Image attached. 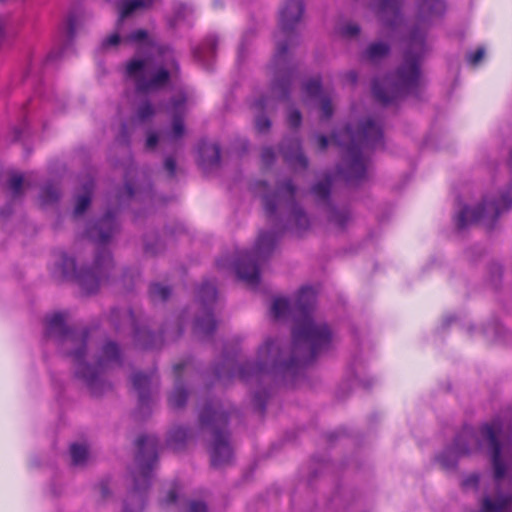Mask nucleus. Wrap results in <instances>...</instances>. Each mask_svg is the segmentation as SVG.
<instances>
[{"label": "nucleus", "instance_id": "1", "mask_svg": "<svg viewBox=\"0 0 512 512\" xmlns=\"http://www.w3.org/2000/svg\"><path fill=\"white\" fill-rule=\"evenodd\" d=\"M315 299L314 290L305 287L293 307L284 297L273 300L271 315L276 320L286 319L290 314L295 318L292 348H285L278 339H266L257 351L255 363H246L239 369L241 381L258 386L279 378L292 380L304 364L331 347L334 336L330 328L311 314Z\"/></svg>", "mask_w": 512, "mask_h": 512}, {"label": "nucleus", "instance_id": "2", "mask_svg": "<svg viewBox=\"0 0 512 512\" xmlns=\"http://www.w3.org/2000/svg\"><path fill=\"white\" fill-rule=\"evenodd\" d=\"M46 336L74 363V373L90 392L99 395L108 387L105 374L121 364V353L116 343L106 342L95 360L86 361L87 334L67 328L65 315L55 313L46 319Z\"/></svg>", "mask_w": 512, "mask_h": 512}, {"label": "nucleus", "instance_id": "3", "mask_svg": "<svg viewBox=\"0 0 512 512\" xmlns=\"http://www.w3.org/2000/svg\"><path fill=\"white\" fill-rule=\"evenodd\" d=\"M443 0H420L416 16V28L411 32L404 54V61L393 79L373 83L375 98L388 104L412 91L420 82L419 62L425 52V30L445 12Z\"/></svg>", "mask_w": 512, "mask_h": 512}, {"label": "nucleus", "instance_id": "4", "mask_svg": "<svg viewBox=\"0 0 512 512\" xmlns=\"http://www.w3.org/2000/svg\"><path fill=\"white\" fill-rule=\"evenodd\" d=\"M333 141L344 150V177L349 182H358L367 171L365 152L382 146V124L379 119L366 117L356 127L349 125L334 134Z\"/></svg>", "mask_w": 512, "mask_h": 512}, {"label": "nucleus", "instance_id": "5", "mask_svg": "<svg viewBox=\"0 0 512 512\" xmlns=\"http://www.w3.org/2000/svg\"><path fill=\"white\" fill-rule=\"evenodd\" d=\"M179 67L174 52L169 47L154 48L144 58H134L127 63V77L141 93L157 92L176 77Z\"/></svg>", "mask_w": 512, "mask_h": 512}, {"label": "nucleus", "instance_id": "6", "mask_svg": "<svg viewBox=\"0 0 512 512\" xmlns=\"http://www.w3.org/2000/svg\"><path fill=\"white\" fill-rule=\"evenodd\" d=\"M303 14V4L300 0H288L280 10V31L275 35L276 52L274 64L278 70L272 85V94L279 100L287 99L290 91V75L282 74L291 55V47L295 43L292 31Z\"/></svg>", "mask_w": 512, "mask_h": 512}, {"label": "nucleus", "instance_id": "7", "mask_svg": "<svg viewBox=\"0 0 512 512\" xmlns=\"http://www.w3.org/2000/svg\"><path fill=\"white\" fill-rule=\"evenodd\" d=\"M56 266L64 278L75 280L86 293L92 294L108 279L113 261L109 251L103 248L88 269L78 270L75 259L64 252L58 255Z\"/></svg>", "mask_w": 512, "mask_h": 512}, {"label": "nucleus", "instance_id": "8", "mask_svg": "<svg viewBox=\"0 0 512 512\" xmlns=\"http://www.w3.org/2000/svg\"><path fill=\"white\" fill-rule=\"evenodd\" d=\"M267 184L261 182L257 184L256 190L263 199V204L267 215L272 216L280 206H284L288 211L285 221V228L297 235L302 234L310 228V219L305 211L295 202L296 188L290 181L279 185L274 194L265 193Z\"/></svg>", "mask_w": 512, "mask_h": 512}, {"label": "nucleus", "instance_id": "9", "mask_svg": "<svg viewBox=\"0 0 512 512\" xmlns=\"http://www.w3.org/2000/svg\"><path fill=\"white\" fill-rule=\"evenodd\" d=\"M227 422L228 415L219 404H209L200 413L202 428L211 434L209 453L211 464L215 468L228 465L233 459V449L224 430Z\"/></svg>", "mask_w": 512, "mask_h": 512}, {"label": "nucleus", "instance_id": "10", "mask_svg": "<svg viewBox=\"0 0 512 512\" xmlns=\"http://www.w3.org/2000/svg\"><path fill=\"white\" fill-rule=\"evenodd\" d=\"M276 241L275 233H260L252 251L244 253L236 264L238 277L249 286L256 287L259 284V265L271 255Z\"/></svg>", "mask_w": 512, "mask_h": 512}, {"label": "nucleus", "instance_id": "11", "mask_svg": "<svg viewBox=\"0 0 512 512\" xmlns=\"http://www.w3.org/2000/svg\"><path fill=\"white\" fill-rule=\"evenodd\" d=\"M137 447L135 469L131 476L134 493H141L150 484L153 464L157 458L158 439L154 435H143L138 438Z\"/></svg>", "mask_w": 512, "mask_h": 512}, {"label": "nucleus", "instance_id": "12", "mask_svg": "<svg viewBox=\"0 0 512 512\" xmlns=\"http://www.w3.org/2000/svg\"><path fill=\"white\" fill-rule=\"evenodd\" d=\"M204 306V314L197 317L194 323V332L199 337H206L216 329V322L211 314L210 305L216 299V289L212 283H204L198 294Z\"/></svg>", "mask_w": 512, "mask_h": 512}, {"label": "nucleus", "instance_id": "13", "mask_svg": "<svg viewBox=\"0 0 512 512\" xmlns=\"http://www.w3.org/2000/svg\"><path fill=\"white\" fill-rule=\"evenodd\" d=\"M303 94L304 102L309 101L320 107L322 119H328L332 115L331 97L322 91L319 78H313L306 82L303 86Z\"/></svg>", "mask_w": 512, "mask_h": 512}, {"label": "nucleus", "instance_id": "14", "mask_svg": "<svg viewBox=\"0 0 512 512\" xmlns=\"http://www.w3.org/2000/svg\"><path fill=\"white\" fill-rule=\"evenodd\" d=\"M372 9L386 27L394 28L401 21V0H373Z\"/></svg>", "mask_w": 512, "mask_h": 512}, {"label": "nucleus", "instance_id": "15", "mask_svg": "<svg viewBox=\"0 0 512 512\" xmlns=\"http://www.w3.org/2000/svg\"><path fill=\"white\" fill-rule=\"evenodd\" d=\"M185 97L179 94L167 107V110L173 115L172 130L163 136L162 141L174 142L180 139L185 132L182 120L184 111Z\"/></svg>", "mask_w": 512, "mask_h": 512}, {"label": "nucleus", "instance_id": "16", "mask_svg": "<svg viewBox=\"0 0 512 512\" xmlns=\"http://www.w3.org/2000/svg\"><path fill=\"white\" fill-rule=\"evenodd\" d=\"M117 230V222L112 213H107L97 225L92 227L88 235L89 237L99 242L100 244L106 243Z\"/></svg>", "mask_w": 512, "mask_h": 512}, {"label": "nucleus", "instance_id": "17", "mask_svg": "<svg viewBox=\"0 0 512 512\" xmlns=\"http://www.w3.org/2000/svg\"><path fill=\"white\" fill-rule=\"evenodd\" d=\"M132 384L138 393L139 404L145 406L149 402L152 389L158 387V379L154 374L136 373L132 376Z\"/></svg>", "mask_w": 512, "mask_h": 512}, {"label": "nucleus", "instance_id": "18", "mask_svg": "<svg viewBox=\"0 0 512 512\" xmlns=\"http://www.w3.org/2000/svg\"><path fill=\"white\" fill-rule=\"evenodd\" d=\"M282 153L285 159L293 164L299 165L302 168H306L308 161L306 157L303 155L300 147V143L297 139L292 140L289 145L283 143L281 146Z\"/></svg>", "mask_w": 512, "mask_h": 512}, {"label": "nucleus", "instance_id": "19", "mask_svg": "<svg viewBox=\"0 0 512 512\" xmlns=\"http://www.w3.org/2000/svg\"><path fill=\"white\" fill-rule=\"evenodd\" d=\"M200 165L209 170L218 166L220 162V149L216 144L204 145L200 150Z\"/></svg>", "mask_w": 512, "mask_h": 512}, {"label": "nucleus", "instance_id": "20", "mask_svg": "<svg viewBox=\"0 0 512 512\" xmlns=\"http://www.w3.org/2000/svg\"><path fill=\"white\" fill-rule=\"evenodd\" d=\"M155 0H125L120 6L119 23L138 10L150 8Z\"/></svg>", "mask_w": 512, "mask_h": 512}, {"label": "nucleus", "instance_id": "21", "mask_svg": "<svg viewBox=\"0 0 512 512\" xmlns=\"http://www.w3.org/2000/svg\"><path fill=\"white\" fill-rule=\"evenodd\" d=\"M155 108L148 100L141 101L135 108L132 121L135 124H145L155 115Z\"/></svg>", "mask_w": 512, "mask_h": 512}, {"label": "nucleus", "instance_id": "22", "mask_svg": "<svg viewBox=\"0 0 512 512\" xmlns=\"http://www.w3.org/2000/svg\"><path fill=\"white\" fill-rule=\"evenodd\" d=\"M389 50L390 47L387 43L383 41L374 42L367 47L364 52V57L371 62H377L385 57Z\"/></svg>", "mask_w": 512, "mask_h": 512}, {"label": "nucleus", "instance_id": "23", "mask_svg": "<svg viewBox=\"0 0 512 512\" xmlns=\"http://www.w3.org/2000/svg\"><path fill=\"white\" fill-rule=\"evenodd\" d=\"M93 189V181L88 180L83 185V193L78 195L76 198V205L74 209V214L76 216L81 215L89 206L91 201V193Z\"/></svg>", "mask_w": 512, "mask_h": 512}, {"label": "nucleus", "instance_id": "24", "mask_svg": "<svg viewBox=\"0 0 512 512\" xmlns=\"http://www.w3.org/2000/svg\"><path fill=\"white\" fill-rule=\"evenodd\" d=\"M190 434L184 427H176L169 433L168 444L175 450H180L184 447L186 441L189 439Z\"/></svg>", "mask_w": 512, "mask_h": 512}, {"label": "nucleus", "instance_id": "25", "mask_svg": "<svg viewBox=\"0 0 512 512\" xmlns=\"http://www.w3.org/2000/svg\"><path fill=\"white\" fill-rule=\"evenodd\" d=\"M328 220L338 228H344L350 220V213L346 209H337L333 206L328 207Z\"/></svg>", "mask_w": 512, "mask_h": 512}, {"label": "nucleus", "instance_id": "26", "mask_svg": "<svg viewBox=\"0 0 512 512\" xmlns=\"http://www.w3.org/2000/svg\"><path fill=\"white\" fill-rule=\"evenodd\" d=\"M72 463L75 466L85 465L90 459L88 447L84 444H73L70 447Z\"/></svg>", "mask_w": 512, "mask_h": 512}, {"label": "nucleus", "instance_id": "27", "mask_svg": "<svg viewBox=\"0 0 512 512\" xmlns=\"http://www.w3.org/2000/svg\"><path fill=\"white\" fill-rule=\"evenodd\" d=\"M187 399V393L182 387L179 380L176 381L175 387L169 396V404L172 408H181L184 406Z\"/></svg>", "mask_w": 512, "mask_h": 512}, {"label": "nucleus", "instance_id": "28", "mask_svg": "<svg viewBox=\"0 0 512 512\" xmlns=\"http://www.w3.org/2000/svg\"><path fill=\"white\" fill-rule=\"evenodd\" d=\"M59 196V189L54 184H48L41 190L40 202L42 205L52 204L59 199Z\"/></svg>", "mask_w": 512, "mask_h": 512}, {"label": "nucleus", "instance_id": "29", "mask_svg": "<svg viewBox=\"0 0 512 512\" xmlns=\"http://www.w3.org/2000/svg\"><path fill=\"white\" fill-rule=\"evenodd\" d=\"M337 32L344 38L353 39L359 35L360 27L352 21H345L338 25Z\"/></svg>", "mask_w": 512, "mask_h": 512}, {"label": "nucleus", "instance_id": "30", "mask_svg": "<svg viewBox=\"0 0 512 512\" xmlns=\"http://www.w3.org/2000/svg\"><path fill=\"white\" fill-rule=\"evenodd\" d=\"M150 297L153 301H165L171 295L169 287L155 283L150 286Z\"/></svg>", "mask_w": 512, "mask_h": 512}, {"label": "nucleus", "instance_id": "31", "mask_svg": "<svg viewBox=\"0 0 512 512\" xmlns=\"http://www.w3.org/2000/svg\"><path fill=\"white\" fill-rule=\"evenodd\" d=\"M24 183L28 184V182L24 179V177L21 174L14 173L11 175L8 185L14 197H18L22 194V188Z\"/></svg>", "mask_w": 512, "mask_h": 512}, {"label": "nucleus", "instance_id": "32", "mask_svg": "<svg viewBox=\"0 0 512 512\" xmlns=\"http://www.w3.org/2000/svg\"><path fill=\"white\" fill-rule=\"evenodd\" d=\"M331 178L326 177L324 181L317 183L313 188L312 192L316 197L322 200H326L328 198L331 186Z\"/></svg>", "mask_w": 512, "mask_h": 512}, {"label": "nucleus", "instance_id": "33", "mask_svg": "<svg viewBox=\"0 0 512 512\" xmlns=\"http://www.w3.org/2000/svg\"><path fill=\"white\" fill-rule=\"evenodd\" d=\"M217 46V39L214 36H210L206 39L205 46L195 51V57L199 61H204L206 57V53L209 50V53H214Z\"/></svg>", "mask_w": 512, "mask_h": 512}, {"label": "nucleus", "instance_id": "34", "mask_svg": "<svg viewBox=\"0 0 512 512\" xmlns=\"http://www.w3.org/2000/svg\"><path fill=\"white\" fill-rule=\"evenodd\" d=\"M121 42H126V38H121L118 33H113L106 37L102 42L103 49H109L112 47H116Z\"/></svg>", "mask_w": 512, "mask_h": 512}, {"label": "nucleus", "instance_id": "35", "mask_svg": "<svg viewBox=\"0 0 512 512\" xmlns=\"http://www.w3.org/2000/svg\"><path fill=\"white\" fill-rule=\"evenodd\" d=\"M270 125H271L270 120L267 117H265L264 115H259L256 117L255 127L258 132L264 133V132L268 131L270 128Z\"/></svg>", "mask_w": 512, "mask_h": 512}, {"label": "nucleus", "instance_id": "36", "mask_svg": "<svg viewBox=\"0 0 512 512\" xmlns=\"http://www.w3.org/2000/svg\"><path fill=\"white\" fill-rule=\"evenodd\" d=\"M301 114L298 110H290L287 116L289 125L292 128H297L301 124Z\"/></svg>", "mask_w": 512, "mask_h": 512}, {"label": "nucleus", "instance_id": "37", "mask_svg": "<svg viewBox=\"0 0 512 512\" xmlns=\"http://www.w3.org/2000/svg\"><path fill=\"white\" fill-rule=\"evenodd\" d=\"M484 55H485L484 48H478L475 52L470 53L468 55V61L471 64L476 65L484 58Z\"/></svg>", "mask_w": 512, "mask_h": 512}, {"label": "nucleus", "instance_id": "38", "mask_svg": "<svg viewBox=\"0 0 512 512\" xmlns=\"http://www.w3.org/2000/svg\"><path fill=\"white\" fill-rule=\"evenodd\" d=\"M147 38V32L143 29H139L133 33H131L126 41H134V42H142Z\"/></svg>", "mask_w": 512, "mask_h": 512}, {"label": "nucleus", "instance_id": "39", "mask_svg": "<svg viewBox=\"0 0 512 512\" xmlns=\"http://www.w3.org/2000/svg\"><path fill=\"white\" fill-rule=\"evenodd\" d=\"M479 483V475L471 474L467 478H465L462 482V486L464 488H475Z\"/></svg>", "mask_w": 512, "mask_h": 512}, {"label": "nucleus", "instance_id": "40", "mask_svg": "<svg viewBox=\"0 0 512 512\" xmlns=\"http://www.w3.org/2000/svg\"><path fill=\"white\" fill-rule=\"evenodd\" d=\"M77 18L75 15H70L67 20V34L69 38H73L76 32Z\"/></svg>", "mask_w": 512, "mask_h": 512}, {"label": "nucleus", "instance_id": "41", "mask_svg": "<svg viewBox=\"0 0 512 512\" xmlns=\"http://www.w3.org/2000/svg\"><path fill=\"white\" fill-rule=\"evenodd\" d=\"M186 512H207V507L201 501H191Z\"/></svg>", "mask_w": 512, "mask_h": 512}, {"label": "nucleus", "instance_id": "42", "mask_svg": "<svg viewBox=\"0 0 512 512\" xmlns=\"http://www.w3.org/2000/svg\"><path fill=\"white\" fill-rule=\"evenodd\" d=\"M160 141L158 135L156 133L150 132L146 139V148L154 149L158 142Z\"/></svg>", "mask_w": 512, "mask_h": 512}, {"label": "nucleus", "instance_id": "43", "mask_svg": "<svg viewBox=\"0 0 512 512\" xmlns=\"http://www.w3.org/2000/svg\"><path fill=\"white\" fill-rule=\"evenodd\" d=\"M267 397L266 392L263 393H255L254 402L257 408L262 411L264 409L265 399Z\"/></svg>", "mask_w": 512, "mask_h": 512}, {"label": "nucleus", "instance_id": "44", "mask_svg": "<svg viewBox=\"0 0 512 512\" xmlns=\"http://www.w3.org/2000/svg\"><path fill=\"white\" fill-rule=\"evenodd\" d=\"M166 171L170 176H174L176 170V163L172 157H167L164 163Z\"/></svg>", "mask_w": 512, "mask_h": 512}, {"label": "nucleus", "instance_id": "45", "mask_svg": "<svg viewBox=\"0 0 512 512\" xmlns=\"http://www.w3.org/2000/svg\"><path fill=\"white\" fill-rule=\"evenodd\" d=\"M253 106L257 111H261L262 109L269 106V99L261 98L258 101H256Z\"/></svg>", "mask_w": 512, "mask_h": 512}, {"label": "nucleus", "instance_id": "46", "mask_svg": "<svg viewBox=\"0 0 512 512\" xmlns=\"http://www.w3.org/2000/svg\"><path fill=\"white\" fill-rule=\"evenodd\" d=\"M274 157L273 151L270 148H265L262 152V159L265 163H270Z\"/></svg>", "mask_w": 512, "mask_h": 512}, {"label": "nucleus", "instance_id": "47", "mask_svg": "<svg viewBox=\"0 0 512 512\" xmlns=\"http://www.w3.org/2000/svg\"><path fill=\"white\" fill-rule=\"evenodd\" d=\"M317 142H318V146H319L320 150L326 149V147L328 145V139L325 136H322V135L318 136Z\"/></svg>", "mask_w": 512, "mask_h": 512}, {"label": "nucleus", "instance_id": "48", "mask_svg": "<svg viewBox=\"0 0 512 512\" xmlns=\"http://www.w3.org/2000/svg\"><path fill=\"white\" fill-rule=\"evenodd\" d=\"M177 498V492L175 489H171L168 493V496H167V499H166V502L167 503H172L176 500Z\"/></svg>", "mask_w": 512, "mask_h": 512}, {"label": "nucleus", "instance_id": "49", "mask_svg": "<svg viewBox=\"0 0 512 512\" xmlns=\"http://www.w3.org/2000/svg\"><path fill=\"white\" fill-rule=\"evenodd\" d=\"M347 78L350 80L351 83H355L356 80H357V75L354 71H350L348 74H347Z\"/></svg>", "mask_w": 512, "mask_h": 512}, {"label": "nucleus", "instance_id": "50", "mask_svg": "<svg viewBox=\"0 0 512 512\" xmlns=\"http://www.w3.org/2000/svg\"><path fill=\"white\" fill-rule=\"evenodd\" d=\"M125 193H126L127 197H131L134 194L133 189L129 184H126V186H125Z\"/></svg>", "mask_w": 512, "mask_h": 512}, {"label": "nucleus", "instance_id": "51", "mask_svg": "<svg viewBox=\"0 0 512 512\" xmlns=\"http://www.w3.org/2000/svg\"><path fill=\"white\" fill-rule=\"evenodd\" d=\"M3 26H4V22H3V20L0 18V37L2 36Z\"/></svg>", "mask_w": 512, "mask_h": 512}, {"label": "nucleus", "instance_id": "52", "mask_svg": "<svg viewBox=\"0 0 512 512\" xmlns=\"http://www.w3.org/2000/svg\"><path fill=\"white\" fill-rule=\"evenodd\" d=\"M175 371L178 373L181 369H183V365L182 364H178L174 367Z\"/></svg>", "mask_w": 512, "mask_h": 512}, {"label": "nucleus", "instance_id": "53", "mask_svg": "<svg viewBox=\"0 0 512 512\" xmlns=\"http://www.w3.org/2000/svg\"><path fill=\"white\" fill-rule=\"evenodd\" d=\"M180 8L183 10V12H186V10H189V8L186 5H181Z\"/></svg>", "mask_w": 512, "mask_h": 512}, {"label": "nucleus", "instance_id": "54", "mask_svg": "<svg viewBox=\"0 0 512 512\" xmlns=\"http://www.w3.org/2000/svg\"><path fill=\"white\" fill-rule=\"evenodd\" d=\"M124 512H131V511H130V508H129L128 506H126V508H125V511H124Z\"/></svg>", "mask_w": 512, "mask_h": 512}]
</instances>
